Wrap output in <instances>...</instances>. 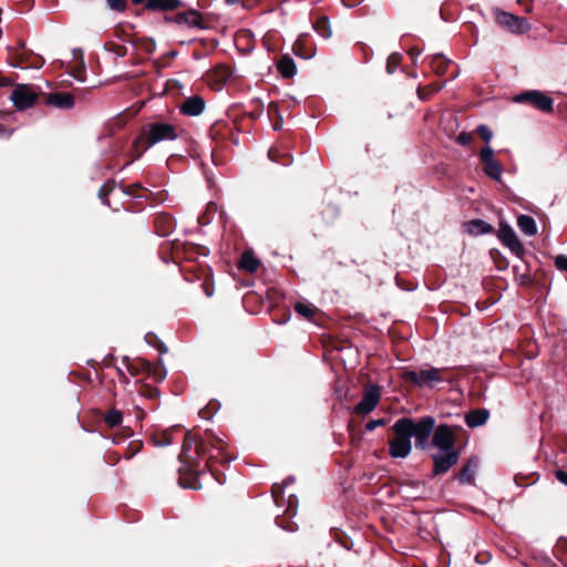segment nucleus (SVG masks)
<instances>
[{
    "label": "nucleus",
    "instance_id": "obj_51",
    "mask_svg": "<svg viewBox=\"0 0 567 567\" xmlns=\"http://www.w3.org/2000/svg\"><path fill=\"white\" fill-rule=\"evenodd\" d=\"M131 187L141 188V184H134V185H132Z\"/></svg>",
    "mask_w": 567,
    "mask_h": 567
},
{
    "label": "nucleus",
    "instance_id": "obj_45",
    "mask_svg": "<svg viewBox=\"0 0 567 567\" xmlns=\"http://www.w3.org/2000/svg\"><path fill=\"white\" fill-rule=\"evenodd\" d=\"M225 2L229 6H234V4H237L239 2V0H225Z\"/></svg>",
    "mask_w": 567,
    "mask_h": 567
},
{
    "label": "nucleus",
    "instance_id": "obj_34",
    "mask_svg": "<svg viewBox=\"0 0 567 567\" xmlns=\"http://www.w3.org/2000/svg\"><path fill=\"white\" fill-rule=\"evenodd\" d=\"M555 265L559 270H564L567 272V256L558 255L555 258Z\"/></svg>",
    "mask_w": 567,
    "mask_h": 567
},
{
    "label": "nucleus",
    "instance_id": "obj_1",
    "mask_svg": "<svg viewBox=\"0 0 567 567\" xmlns=\"http://www.w3.org/2000/svg\"><path fill=\"white\" fill-rule=\"evenodd\" d=\"M410 432L414 437V445L420 451L435 449L432 454L434 467L433 474L446 473L458 461V452L455 450L453 429L449 424L435 426V419L430 415L416 421L410 417Z\"/></svg>",
    "mask_w": 567,
    "mask_h": 567
},
{
    "label": "nucleus",
    "instance_id": "obj_27",
    "mask_svg": "<svg viewBox=\"0 0 567 567\" xmlns=\"http://www.w3.org/2000/svg\"><path fill=\"white\" fill-rule=\"evenodd\" d=\"M104 421L110 427L118 426L123 421V414L116 409L110 410L105 414Z\"/></svg>",
    "mask_w": 567,
    "mask_h": 567
},
{
    "label": "nucleus",
    "instance_id": "obj_9",
    "mask_svg": "<svg viewBox=\"0 0 567 567\" xmlns=\"http://www.w3.org/2000/svg\"><path fill=\"white\" fill-rule=\"evenodd\" d=\"M167 21L175 22L178 25L187 27L192 29L206 30L207 23L205 22L203 16L199 11L195 9H190L185 12H179L175 14L173 18L167 19Z\"/></svg>",
    "mask_w": 567,
    "mask_h": 567
},
{
    "label": "nucleus",
    "instance_id": "obj_48",
    "mask_svg": "<svg viewBox=\"0 0 567 567\" xmlns=\"http://www.w3.org/2000/svg\"><path fill=\"white\" fill-rule=\"evenodd\" d=\"M462 138H463V144H464L468 137L463 133Z\"/></svg>",
    "mask_w": 567,
    "mask_h": 567
},
{
    "label": "nucleus",
    "instance_id": "obj_53",
    "mask_svg": "<svg viewBox=\"0 0 567 567\" xmlns=\"http://www.w3.org/2000/svg\"><path fill=\"white\" fill-rule=\"evenodd\" d=\"M218 408H220V404H217L216 410H218ZM212 409H213V411L215 410V408H213V406H212Z\"/></svg>",
    "mask_w": 567,
    "mask_h": 567
},
{
    "label": "nucleus",
    "instance_id": "obj_23",
    "mask_svg": "<svg viewBox=\"0 0 567 567\" xmlns=\"http://www.w3.org/2000/svg\"><path fill=\"white\" fill-rule=\"evenodd\" d=\"M260 261L254 256L251 251L243 252L239 261V268L249 272H254L258 269Z\"/></svg>",
    "mask_w": 567,
    "mask_h": 567
},
{
    "label": "nucleus",
    "instance_id": "obj_21",
    "mask_svg": "<svg viewBox=\"0 0 567 567\" xmlns=\"http://www.w3.org/2000/svg\"><path fill=\"white\" fill-rule=\"evenodd\" d=\"M312 29L323 39H330L332 35L330 20L327 16H321L313 21Z\"/></svg>",
    "mask_w": 567,
    "mask_h": 567
},
{
    "label": "nucleus",
    "instance_id": "obj_32",
    "mask_svg": "<svg viewBox=\"0 0 567 567\" xmlns=\"http://www.w3.org/2000/svg\"><path fill=\"white\" fill-rule=\"evenodd\" d=\"M385 424H386L385 419H375V420H370L369 422H367L364 427L368 432H371V431H374L377 427L383 426Z\"/></svg>",
    "mask_w": 567,
    "mask_h": 567
},
{
    "label": "nucleus",
    "instance_id": "obj_26",
    "mask_svg": "<svg viewBox=\"0 0 567 567\" xmlns=\"http://www.w3.org/2000/svg\"><path fill=\"white\" fill-rule=\"evenodd\" d=\"M268 157L270 161L279 163L284 166H288L292 163L290 155H282L277 148H270L268 152Z\"/></svg>",
    "mask_w": 567,
    "mask_h": 567
},
{
    "label": "nucleus",
    "instance_id": "obj_24",
    "mask_svg": "<svg viewBox=\"0 0 567 567\" xmlns=\"http://www.w3.org/2000/svg\"><path fill=\"white\" fill-rule=\"evenodd\" d=\"M425 60H429L431 68L439 74H443L447 70L450 63L442 54H435L432 58H426Z\"/></svg>",
    "mask_w": 567,
    "mask_h": 567
},
{
    "label": "nucleus",
    "instance_id": "obj_52",
    "mask_svg": "<svg viewBox=\"0 0 567 567\" xmlns=\"http://www.w3.org/2000/svg\"><path fill=\"white\" fill-rule=\"evenodd\" d=\"M342 546H343L344 548L349 549V547L347 546V544H346V543H342Z\"/></svg>",
    "mask_w": 567,
    "mask_h": 567
},
{
    "label": "nucleus",
    "instance_id": "obj_30",
    "mask_svg": "<svg viewBox=\"0 0 567 567\" xmlns=\"http://www.w3.org/2000/svg\"><path fill=\"white\" fill-rule=\"evenodd\" d=\"M107 7L116 12H123L126 8L125 0H106Z\"/></svg>",
    "mask_w": 567,
    "mask_h": 567
},
{
    "label": "nucleus",
    "instance_id": "obj_14",
    "mask_svg": "<svg viewBox=\"0 0 567 567\" xmlns=\"http://www.w3.org/2000/svg\"><path fill=\"white\" fill-rule=\"evenodd\" d=\"M297 498H274V502L278 508V513L276 514V522L281 525L282 523L279 520L280 517H293L297 514V507L295 501Z\"/></svg>",
    "mask_w": 567,
    "mask_h": 567
},
{
    "label": "nucleus",
    "instance_id": "obj_15",
    "mask_svg": "<svg viewBox=\"0 0 567 567\" xmlns=\"http://www.w3.org/2000/svg\"><path fill=\"white\" fill-rule=\"evenodd\" d=\"M205 110V101L198 95L187 97L181 105V112L188 116H198Z\"/></svg>",
    "mask_w": 567,
    "mask_h": 567
},
{
    "label": "nucleus",
    "instance_id": "obj_49",
    "mask_svg": "<svg viewBox=\"0 0 567 567\" xmlns=\"http://www.w3.org/2000/svg\"><path fill=\"white\" fill-rule=\"evenodd\" d=\"M280 126H281V123H280V124H276V125L274 126V130H276V131H277V130H279V128H280Z\"/></svg>",
    "mask_w": 567,
    "mask_h": 567
},
{
    "label": "nucleus",
    "instance_id": "obj_31",
    "mask_svg": "<svg viewBox=\"0 0 567 567\" xmlns=\"http://www.w3.org/2000/svg\"><path fill=\"white\" fill-rule=\"evenodd\" d=\"M293 482H295V477L293 476H288L287 478H285L282 481L281 486L275 484L272 486V496H279V493L284 492L286 486H288L289 484H291Z\"/></svg>",
    "mask_w": 567,
    "mask_h": 567
},
{
    "label": "nucleus",
    "instance_id": "obj_8",
    "mask_svg": "<svg viewBox=\"0 0 567 567\" xmlns=\"http://www.w3.org/2000/svg\"><path fill=\"white\" fill-rule=\"evenodd\" d=\"M381 391L379 385L371 384L364 389L363 396L360 402L354 406V412L358 414H369L379 404Z\"/></svg>",
    "mask_w": 567,
    "mask_h": 567
},
{
    "label": "nucleus",
    "instance_id": "obj_11",
    "mask_svg": "<svg viewBox=\"0 0 567 567\" xmlns=\"http://www.w3.org/2000/svg\"><path fill=\"white\" fill-rule=\"evenodd\" d=\"M441 125L449 140L445 142L446 146L453 147L461 145V131L458 130V122L452 113H445L443 115Z\"/></svg>",
    "mask_w": 567,
    "mask_h": 567
},
{
    "label": "nucleus",
    "instance_id": "obj_38",
    "mask_svg": "<svg viewBox=\"0 0 567 567\" xmlns=\"http://www.w3.org/2000/svg\"><path fill=\"white\" fill-rule=\"evenodd\" d=\"M156 446H168L172 444V440L167 434H163L161 439L155 440Z\"/></svg>",
    "mask_w": 567,
    "mask_h": 567
},
{
    "label": "nucleus",
    "instance_id": "obj_25",
    "mask_svg": "<svg viewBox=\"0 0 567 567\" xmlns=\"http://www.w3.org/2000/svg\"><path fill=\"white\" fill-rule=\"evenodd\" d=\"M480 460L477 457H471L464 465H463V483L466 481H470L476 470L478 468Z\"/></svg>",
    "mask_w": 567,
    "mask_h": 567
},
{
    "label": "nucleus",
    "instance_id": "obj_50",
    "mask_svg": "<svg viewBox=\"0 0 567 567\" xmlns=\"http://www.w3.org/2000/svg\"><path fill=\"white\" fill-rule=\"evenodd\" d=\"M393 492L392 491H386V496H393Z\"/></svg>",
    "mask_w": 567,
    "mask_h": 567
},
{
    "label": "nucleus",
    "instance_id": "obj_29",
    "mask_svg": "<svg viewBox=\"0 0 567 567\" xmlns=\"http://www.w3.org/2000/svg\"><path fill=\"white\" fill-rule=\"evenodd\" d=\"M401 59H402V56L400 53L390 54V56L388 58V61H386V71L389 74H392L395 72Z\"/></svg>",
    "mask_w": 567,
    "mask_h": 567
},
{
    "label": "nucleus",
    "instance_id": "obj_7",
    "mask_svg": "<svg viewBox=\"0 0 567 567\" xmlns=\"http://www.w3.org/2000/svg\"><path fill=\"white\" fill-rule=\"evenodd\" d=\"M37 99L38 93L35 89L29 84L17 85L10 95L13 105L20 111L31 107Z\"/></svg>",
    "mask_w": 567,
    "mask_h": 567
},
{
    "label": "nucleus",
    "instance_id": "obj_13",
    "mask_svg": "<svg viewBox=\"0 0 567 567\" xmlns=\"http://www.w3.org/2000/svg\"><path fill=\"white\" fill-rule=\"evenodd\" d=\"M178 484L184 489L198 491L202 488L200 474L185 467L178 470Z\"/></svg>",
    "mask_w": 567,
    "mask_h": 567
},
{
    "label": "nucleus",
    "instance_id": "obj_46",
    "mask_svg": "<svg viewBox=\"0 0 567 567\" xmlns=\"http://www.w3.org/2000/svg\"><path fill=\"white\" fill-rule=\"evenodd\" d=\"M146 1H147V0H132V2H133L134 4H142V3L146 2Z\"/></svg>",
    "mask_w": 567,
    "mask_h": 567
},
{
    "label": "nucleus",
    "instance_id": "obj_22",
    "mask_svg": "<svg viewBox=\"0 0 567 567\" xmlns=\"http://www.w3.org/2000/svg\"><path fill=\"white\" fill-rule=\"evenodd\" d=\"M517 226L519 230L527 236H534L537 234V225L532 216L519 215L517 218Z\"/></svg>",
    "mask_w": 567,
    "mask_h": 567
},
{
    "label": "nucleus",
    "instance_id": "obj_16",
    "mask_svg": "<svg viewBox=\"0 0 567 567\" xmlns=\"http://www.w3.org/2000/svg\"><path fill=\"white\" fill-rule=\"evenodd\" d=\"M48 104L62 110H70L74 106V97L71 93H50L47 96Z\"/></svg>",
    "mask_w": 567,
    "mask_h": 567
},
{
    "label": "nucleus",
    "instance_id": "obj_6",
    "mask_svg": "<svg viewBox=\"0 0 567 567\" xmlns=\"http://www.w3.org/2000/svg\"><path fill=\"white\" fill-rule=\"evenodd\" d=\"M483 164V172L489 178L501 182L503 174V165L495 158L494 151L489 145H485L478 154Z\"/></svg>",
    "mask_w": 567,
    "mask_h": 567
},
{
    "label": "nucleus",
    "instance_id": "obj_44",
    "mask_svg": "<svg viewBox=\"0 0 567 567\" xmlns=\"http://www.w3.org/2000/svg\"><path fill=\"white\" fill-rule=\"evenodd\" d=\"M117 373L121 379H123L126 383H128V379L124 375L122 368H120V367L117 368Z\"/></svg>",
    "mask_w": 567,
    "mask_h": 567
},
{
    "label": "nucleus",
    "instance_id": "obj_12",
    "mask_svg": "<svg viewBox=\"0 0 567 567\" xmlns=\"http://www.w3.org/2000/svg\"><path fill=\"white\" fill-rule=\"evenodd\" d=\"M498 238L504 246L509 248L515 254L523 251V245L519 241L516 233L508 224H499Z\"/></svg>",
    "mask_w": 567,
    "mask_h": 567
},
{
    "label": "nucleus",
    "instance_id": "obj_10",
    "mask_svg": "<svg viewBox=\"0 0 567 567\" xmlns=\"http://www.w3.org/2000/svg\"><path fill=\"white\" fill-rule=\"evenodd\" d=\"M405 381L416 384L419 386L432 385L439 382L440 371L435 368L420 370V371H405L403 374Z\"/></svg>",
    "mask_w": 567,
    "mask_h": 567
},
{
    "label": "nucleus",
    "instance_id": "obj_3",
    "mask_svg": "<svg viewBox=\"0 0 567 567\" xmlns=\"http://www.w3.org/2000/svg\"><path fill=\"white\" fill-rule=\"evenodd\" d=\"M410 417H401L392 425L394 437L389 442V453L394 458H404L412 451Z\"/></svg>",
    "mask_w": 567,
    "mask_h": 567
},
{
    "label": "nucleus",
    "instance_id": "obj_40",
    "mask_svg": "<svg viewBox=\"0 0 567 567\" xmlns=\"http://www.w3.org/2000/svg\"><path fill=\"white\" fill-rule=\"evenodd\" d=\"M196 453L198 455H205V454L208 453V449H207V445H206L205 442L202 441V442L196 444Z\"/></svg>",
    "mask_w": 567,
    "mask_h": 567
},
{
    "label": "nucleus",
    "instance_id": "obj_43",
    "mask_svg": "<svg viewBox=\"0 0 567 567\" xmlns=\"http://www.w3.org/2000/svg\"><path fill=\"white\" fill-rule=\"evenodd\" d=\"M157 349H158V352H159L161 354H163V353H166V352H167V347H166L162 341H159V343H158V348H157Z\"/></svg>",
    "mask_w": 567,
    "mask_h": 567
},
{
    "label": "nucleus",
    "instance_id": "obj_4",
    "mask_svg": "<svg viewBox=\"0 0 567 567\" xmlns=\"http://www.w3.org/2000/svg\"><path fill=\"white\" fill-rule=\"evenodd\" d=\"M514 102L529 103L535 109L545 113H551L554 111V100L539 90L522 92L514 97Z\"/></svg>",
    "mask_w": 567,
    "mask_h": 567
},
{
    "label": "nucleus",
    "instance_id": "obj_17",
    "mask_svg": "<svg viewBox=\"0 0 567 567\" xmlns=\"http://www.w3.org/2000/svg\"><path fill=\"white\" fill-rule=\"evenodd\" d=\"M489 412L486 409L472 410L465 415V423L470 427H477L486 423Z\"/></svg>",
    "mask_w": 567,
    "mask_h": 567
},
{
    "label": "nucleus",
    "instance_id": "obj_37",
    "mask_svg": "<svg viewBox=\"0 0 567 567\" xmlns=\"http://www.w3.org/2000/svg\"><path fill=\"white\" fill-rule=\"evenodd\" d=\"M192 446V440L188 441V434L185 436L184 443H183V451L179 454V460L183 461V458L186 456V453L190 450Z\"/></svg>",
    "mask_w": 567,
    "mask_h": 567
},
{
    "label": "nucleus",
    "instance_id": "obj_28",
    "mask_svg": "<svg viewBox=\"0 0 567 567\" xmlns=\"http://www.w3.org/2000/svg\"><path fill=\"white\" fill-rule=\"evenodd\" d=\"M295 311L299 316H301L308 320H311V318L315 315L316 308H313L310 303H307V302H297L295 305Z\"/></svg>",
    "mask_w": 567,
    "mask_h": 567
},
{
    "label": "nucleus",
    "instance_id": "obj_36",
    "mask_svg": "<svg viewBox=\"0 0 567 567\" xmlns=\"http://www.w3.org/2000/svg\"><path fill=\"white\" fill-rule=\"evenodd\" d=\"M216 412H217V410H216V409L213 411L212 405H208V406H206V408H204V409H202V410L199 411V416H200L202 419H206V420H208V419H210V417H212Z\"/></svg>",
    "mask_w": 567,
    "mask_h": 567
},
{
    "label": "nucleus",
    "instance_id": "obj_39",
    "mask_svg": "<svg viewBox=\"0 0 567 567\" xmlns=\"http://www.w3.org/2000/svg\"><path fill=\"white\" fill-rule=\"evenodd\" d=\"M107 192H109V189H107V185H106V184H104V185L100 188V190H99V197L102 199V202H103L105 205L110 206L109 200H107V199H104V197L107 195Z\"/></svg>",
    "mask_w": 567,
    "mask_h": 567
},
{
    "label": "nucleus",
    "instance_id": "obj_35",
    "mask_svg": "<svg viewBox=\"0 0 567 567\" xmlns=\"http://www.w3.org/2000/svg\"><path fill=\"white\" fill-rule=\"evenodd\" d=\"M555 478L560 483L563 484L564 486L567 487V471H564V470H556L555 473Z\"/></svg>",
    "mask_w": 567,
    "mask_h": 567
},
{
    "label": "nucleus",
    "instance_id": "obj_47",
    "mask_svg": "<svg viewBox=\"0 0 567 567\" xmlns=\"http://www.w3.org/2000/svg\"><path fill=\"white\" fill-rule=\"evenodd\" d=\"M154 48H155V42H154V41H151V48H148V51L154 50Z\"/></svg>",
    "mask_w": 567,
    "mask_h": 567
},
{
    "label": "nucleus",
    "instance_id": "obj_19",
    "mask_svg": "<svg viewBox=\"0 0 567 567\" xmlns=\"http://www.w3.org/2000/svg\"><path fill=\"white\" fill-rule=\"evenodd\" d=\"M464 226L466 231L473 236L488 234L493 230L492 225L483 219H473L468 223H465Z\"/></svg>",
    "mask_w": 567,
    "mask_h": 567
},
{
    "label": "nucleus",
    "instance_id": "obj_2",
    "mask_svg": "<svg viewBox=\"0 0 567 567\" xmlns=\"http://www.w3.org/2000/svg\"><path fill=\"white\" fill-rule=\"evenodd\" d=\"M178 137L177 127L171 123L155 121L145 124L133 141L136 157H141L150 147L161 143L175 141Z\"/></svg>",
    "mask_w": 567,
    "mask_h": 567
},
{
    "label": "nucleus",
    "instance_id": "obj_41",
    "mask_svg": "<svg viewBox=\"0 0 567 567\" xmlns=\"http://www.w3.org/2000/svg\"><path fill=\"white\" fill-rule=\"evenodd\" d=\"M123 364L127 369V371L131 373V375H135L136 374L137 370L132 367V364L130 363V360H128L127 357L123 358Z\"/></svg>",
    "mask_w": 567,
    "mask_h": 567
},
{
    "label": "nucleus",
    "instance_id": "obj_33",
    "mask_svg": "<svg viewBox=\"0 0 567 567\" xmlns=\"http://www.w3.org/2000/svg\"><path fill=\"white\" fill-rule=\"evenodd\" d=\"M477 132L481 135V137L488 144L493 137L492 131L484 124L480 125L477 127Z\"/></svg>",
    "mask_w": 567,
    "mask_h": 567
},
{
    "label": "nucleus",
    "instance_id": "obj_54",
    "mask_svg": "<svg viewBox=\"0 0 567 567\" xmlns=\"http://www.w3.org/2000/svg\"><path fill=\"white\" fill-rule=\"evenodd\" d=\"M2 132V127L0 126V133Z\"/></svg>",
    "mask_w": 567,
    "mask_h": 567
},
{
    "label": "nucleus",
    "instance_id": "obj_5",
    "mask_svg": "<svg viewBox=\"0 0 567 567\" xmlns=\"http://www.w3.org/2000/svg\"><path fill=\"white\" fill-rule=\"evenodd\" d=\"M495 20L501 27L512 33L523 34L530 29V24L527 19L503 10L495 11Z\"/></svg>",
    "mask_w": 567,
    "mask_h": 567
},
{
    "label": "nucleus",
    "instance_id": "obj_20",
    "mask_svg": "<svg viewBox=\"0 0 567 567\" xmlns=\"http://www.w3.org/2000/svg\"><path fill=\"white\" fill-rule=\"evenodd\" d=\"M277 69L279 73L285 79H291L297 73V65L292 58L289 55H284L277 63Z\"/></svg>",
    "mask_w": 567,
    "mask_h": 567
},
{
    "label": "nucleus",
    "instance_id": "obj_42",
    "mask_svg": "<svg viewBox=\"0 0 567 567\" xmlns=\"http://www.w3.org/2000/svg\"><path fill=\"white\" fill-rule=\"evenodd\" d=\"M409 54L411 55L412 62L415 63L416 58L421 54V50L416 48H411L409 50Z\"/></svg>",
    "mask_w": 567,
    "mask_h": 567
},
{
    "label": "nucleus",
    "instance_id": "obj_18",
    "mask_svg": "<svg viewBox=\"0 0 567 567\" xmlns=\"http://www.w3.org/2000/svg\"><path fill=\"white\" fill-rule=\"evenodd\" d=\"M182 6L181 0H147L146 9L152 11H171Z\"/></svg>",
    "mask_w": 567,
    "mask_h": 567
}]
</instances>
